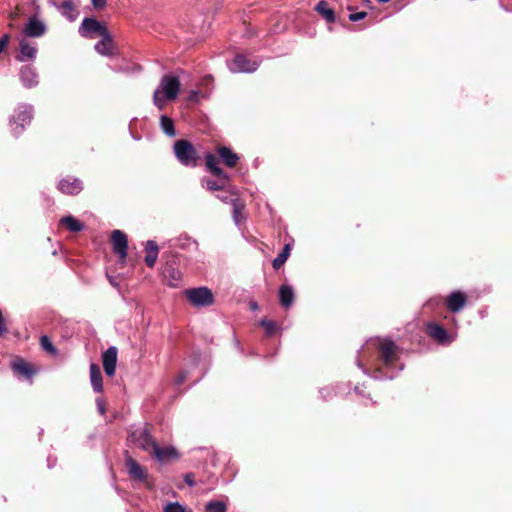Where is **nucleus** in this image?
<instances>
[{"label": "nucleus", "instance_id": "nucleus-2", "mask_svg": "<svg viewBox=\"0 0 512 512\" xmlns=\"http://www.w3.org/2000/svg\"><path fill=\"white\" fill-rule=\"evenodd\" d=\"M180 90V81L176 76L164 75L159 86L153 94L154 105L160 110L164 108L167 101L177 98Z\"/></svg>", "mask_w": 512, "mask_h": 512}, {"label": "nucleus", "instance_id": "nucleus-23", "mask_svg": "<svg viewBox=\"0 0 512 512\" xmlns=\"http://www.w3.org/2000/svg\"><path fill=\"white\" fill-rule=\"evenodd\" d=\"M294 299L295 294L291 285L284 284L279 287V302L283 308H290L294 302Z\"/></svg>", "mask_w": 512, "mask_h": 512}, {"label": "nucleus", "instance_id": "nucleus-14", "mask_svg": "<svg viewBox=\"0 0 512 512\" xmlns=\"http://www.w3.org/2000/svg\"><path fill=\"white\" fill-rule=\"evenodd\" d=\"M19 77L22 85L26 89H31L39 84V77L36 69L32 65L21 67Z\"/></svg>", "mask_w": 512, "mask_h": 512}, {"label": "nucleus", "instance_id": "nucleus-29", "mask_svg": "<svg viewBox=\"0 0 512 512\" xmlns=\"http://www.w3.org/2000/svg\"><path fill=\"white\" fill-rule=\"evenodd\" d=\"M229 181L230 180H222L219 178H217V180L202 179V186L209 191H218L224 189Z\"/></svg>", "mask_w": 512, "mask_h": 512}, {"label": "nucleus", "instance_id": "nucleus-9", "mask_svg": "<svg viewBox=\"0 0 512 512\" xmlns=\"http://www.w3.org/2000/svg\"><path fill=\"white\" fill-rule=\"evenodd\" d=\"M125 467L130 478L136 482L146 483L149 488L152 487L148 482L147 471L128 454L125 457Z\"/></svg>", "mask_w": 512, "mask_h": 512}, {"label": "nucleus", "instance_id": "nucleus-6", "mask_svg": "<svg viewBox=\"0 0 512 512\" xmlns=\"http://www.w3.org/2000/svg\"><path fill=\"white\" fill-rule=\"evenodd\" d=\"M83 38L94 39L109 33L107 27L93 17H85L78 30Z\"/></svg>", "mask_w": 512, "mask_h": 512}, {"label": "nucleus", "instance_id": "nucleus-48", "mask_svg": "<svg viewBox=\"0 0 512 512\" xmlns=\"http://www.w3.org/2000/svg\"><path fill=\"white\" fill-rule=\"evenodd\" d=\"M211 80H212V77L211 75H207L203 78V84L204 85H209L211 83Z\"/></svg>", "mask_w": 512, "mask_h": 512}, {"label": "nucleus", "instance_id": "nucleus-25", "mask_svg": "<svg viewBox=\"0 0 512 512\" xmlns=\"http://www.w3.org/2000/svg\"><path fill=\"white\" fill-rule=\"evenodd\" d=\"M102 373L100 367L95 364H90V380L94 392L100 393L103 391Z\"/></svg>", "mask_w": 512, "mask_h": 512}, {"label": "nucleus", "instance_id": "nucleus-43", "mask_svg": "<svg viewBox=\"0 0 512 512\" xmlns=\"http://www.w3.org/2000/svg\"><path fill=\"white\" fill-rule=\"evenodd\" d=\"M184 481L189 487L195 486L194 475L192 473H187L184 476Z\"/></svg>", "mask_w": 512, "mask_h": 512}, {"label": "nucleus", "instance_id": "nucleus-19", "mask_svg": "<svg viewBox=\"0 0 512 512\" xmlns=\"http://www.w3.org/2000/svg\"><path fill=\"white\" fill-rule=\"evenodd\" d=\"M37 54V47L31 45L26 39H21L19 42V53L16 56L17 61L26 62L34 60Z\"/></svg>", "mask_w": 512, "mask_h": 512}, {"label": "nucleus", "instance_id": "nucleus-5", "mask_svg": "<svg viewBox=\"0 0 512 512\" xmlns=\"http://www.w3.org/2000/svg\"><path fill=\"white\" fill-rule=\"evenodd\" d=\"M174 154L177 160L186 167H195L197 165V151L188 140H177L174 143Z\"/></svg>", "mask_w": 512, "mask_h": 512}, {"label": "nucleus", "instance_id": "nucleus-47", "mask_svg": "<svg viewBox=\"0 0 512 512\" xmlns=\"http://www.w3.org/2000/svg\"><path fill=\"white\" fill-rule=\"evenodd\" d=\"M217 198L219 200H221L222 202H224V203H231V200H232V199L229 198V196H227L225 194H218Z\"/></svg>", "mask_w": 512, "mask_h": 512}, {"label": "nucleus", "instance_id": "nucleus-34", "mask_svg": "<svg viewBox=\"0 0 512 512\" xmlns=\"http://www.w3.org/2000/svg\"><path fill=\"white\" fill-rule=\"evenodd\" d=\"M40 346L44 351L51 355H56L58 352L56 347L53 345V343L51 342L50 338L47 335H42L40 337Z\"/></svg>", "mask_w": 512, "mask_h": 512}, {"label": "nucleus", "instance_id": "nucleus-30", "mask_svg": "<svg viewBox=\"0 0 512 512\" xmlns=\"http://www.w3.org/2000/svg\"><path fill=\"white\" fill-rule=\"evenodd\" d=\"M160 125L163 130V132L169 136V137H175L176 136V130L174 127V123L171 118H169L166 115H162L160 117Z\"/></svg>", "mask_w": 512, "mask_h": 512}, {"label": "nucleus", "instance_id": "nucleus-20", "mask_svg": "<svg viewBox=\"0 0 512 512\" xmlns=\"http://www.w3.org/2000/svg\"><path fill=\"white\" fill-rule=\"evenodd\" d=\"M205 165L210 173L222 180H230L229 175L218 165V158L212 153L205 155Z\"/></svg>", "mask_w": 512, "mask_h": 512}, {"label": "nucleus", "instance_id": "nucleus-7", "mask_svg": "<svg viewBox=\"0 0 512 512\" xmlns=\"http://www.w3.org/2000/svg\"><path fill=\"white\" fill-rule=\"evenodd\" d=\"M185 295L195 307H208L214 303V296L206 287L187 289Z\"/></svg>", "mask_w": 512, "mask_h": 512}, {"label": "nucleus", "instance_id": "nucleus-52", "mask_svg": "<svg viewBox=\"0 0 512 512\" xmlns=\"http://www.w3.org/2000/svg\"><path fill=\"white\" fill-rule=\"evenodd\" d=\"M379 2H382V3H387L389 2V0H378Z\"/></svg>", "mask_w": 512, "mask_h": 512}, {"label": "nucleus", "instance_id": "nucleus-45", "mask_svg": "<svg viewBox=\"0 0 512 512\" xmlns=\"http://www.w3.org/2000/svg\"><path fill=\"white\" fill-rule=\"evenodd\" d=\"M8 43V35H4L2 38H0V54L2 53L3 49Z\"/></svg>", "mask_w": 512, "mask_h": 512}, {"label": "nucleus", "instance_id": "nucleus-13", "mask_svg": "<svg viewBox=\"0 0 512 512\" xmlns=\"http://www.w3.org/2000/svg\"><path fill=\"white\" fill-rule=\"evenodd\" d=\"M111 240L114 253L117 254L122 260H125L128 251V239L126 234L121 230H114L112 232Z\"/></svg>", "mask_w": 512, "mask_h": 512}, {"label": "nucleus", "instance_id": "nucleus-22", "mask_svg": "<svg viewBox=\"0 0 512 512\" xmlns=\"http://www.w3.org/2000/svg\"><path fill=\"white\" fill-rule=\"evenodd\" d=\"M145 264L149 268H153L156 264L159 254V246L154 240H148L145 244Z\"/></svg>", "mask_w": 512, "mask_h": 512}, {"label": "nucleus", "instance_id": "nucleus-8", "mask_svg": "<svg viewBox=\"0 0 512 512\" xmlns=\"http://www.w3.org/2000/svg\"><path fill=\"white\" fill-rule=\"evenodd\" d=\"M260 61L250 59L244 54H237L228 64V68L233 73H253L259 67Z\"/></svg>", "mask_w": 512, "mask_h": 512}, {"label": "nucleus", "instance_id": "nucleus-28", "mask_svg": "<svg viewBox=\"0 0 512 512\" xmlns=\"http://www.w3.org/2000/svg\"><path fill=\"white\" fill-rule=\"evenodd\" d=\"M315 10L322 15V17L326 20L328 23H333L336 19L335 12L328 7V4L326 1H320L315 7Z\"/></svg>", "mask_w": 512, "mask_h": 512}, {"label": "nucleus", "instance_id": "nucleus-21", "mask_svg": "<svg viewBox=\"0 0 512 512\" xmlns=\"http://www.w3.org/2000/svg\"><path fill=\"white\" fill-rule=\"evenodd\" d=\"M151 454H153V456L159 462H162V463L178 457V453L174 447L166 446V447L161 448L157 443L155 446H153V450H152Z\"/></svg>", "mask_w": 512, "mask_h": 512}, {"label": "nucleus", "instance_id": "nucleus-11", "mask_svg": "<svg viewBox=\"0 0 512 512\" xmlns=\"http://www.w3.org/2000/svg\"><path fill=\"white\" fill-rule=\"evenodd\" d=\"M47 31L44 21L40 20L36 15L30 16L23 28V33L27 37L39 38Z\"/></svg>", "mask_w": 512, "mask_h": 512}, {"label": "nucleus", "instance_id": "nucleus-32", "mask_svg": "<svg viewBox=\"0 0 512 512\" xmlns=\"http://www.w3.org/2000/svg\"><path fill=\"white\" fill-rule=\"evenodd\" d=\"M61 222L65 224L71 232H80L84 228V225L73 216L63 217Z\"/></svg>", "mask_w": 512, "mask_h": 512}, {"label": "nucleus", "instance_id": "nucleus-12", "mask_svg": "<svg viewBox=\"0 0 512 512\" xmlns=\"http://www.w3.org/2000/svg\"><path fill=\"white\" fill-rule=\"evenodd\" d=\"M58 190L66 195H78L83 190V182L79 178L67 176L57 184Z\"/></svg>", "mask_w": 512, "mask_h": 512}, {"label": "nucleus", "instance_id": "nucleus-41", "mask_svg": "<svg viewBox=\"0 0 512 512\" xmlns=\"http://www.w3.org/2000/svg\"><path fill=\"white\" fill-rule=\"evenodd\" d=\"M366 15H367L366 12L352 13L349 15V20L352 22H356V21L364 19L366 17Z\"/></svg>", "mask_w": 512, "mask_h": 512}, {"label": "nucleus", "instance_id": "nucleus-40", "mask_svg": "<svg viewBox=\"0 0 512 512\" xmlns=\"http://www.w3.org/2000/svg\"><path fill=\"white\" fill-rule=\"evenodd\" d=\"M319 393L321 394L322 398L324 400H327L328 398H331L332 395L339 394L338 391H336L335 387H323L320 389Z\"/></svg>", "mask_w": 512, "mask_h": 512}, {"label": "nucleus", "instance_id": "nucleus-16", "mask_svg": "<svg viewBox=\"0 0 512 512\" xmlns=\"http://www.w3.org/2000/svg\"><path fill=\"white\" fill-rule=\"evenodd\" d=\"M118 350L110 346L102 355L103 369L108 376H113L116 370Z\"/></svg>", "mask_w": 512, "mask_h": 512}, {"label": "nucleus", "instance_id": "nucleus-36", "mask_svg": "<svg viewBox=\"0 0 512 512\" xmlns=\"http://www.w3.org/2000/svg\"><path fill=\"white\" fill-rule=\"evenodd\" d=\"M176 245L179 246L182 249L189 248L190 246H194L196 248L197 247V242L195 240H192L187 235H184V236H180L177 239V244Z\"/></svg>", "mask_w": 512, "mask_h": 512}, {"label": "nucleus", "instance_id": "nucleus-31", "mask_svg": "<svg viewBox=\"0 0 512 512\" xmlns=\"http://www.w3.org/2000/svg\"><path fill=\"white\" fill-rule=\"evenodd\" d=\"M291 247L290 244H286L282 251L274 258L272 266L274 269H279L288 259L290 255Z\"/></svg>", "mask_w": 512, "mask_h": 512}, {"label": "nucleus", "instance_id": "nucleus-50", "mask_svg": "<svg viewBox=\"0 0 512 512\" xmlns=\"http://www.w3.org/2000/svg\"><path fill=\"white\" fill-rule=\"evenodd\" d=\"M251 309H252V310H256V309H258V305H257V303H256V302H252V303H251Z\"/></svg>", "mask_w": 512, "mask_h": 512}, {"label": "nucleus", "instance_id": "nucleus-4", "mask_svg": "<svg viewBox=\"0 0 512 512\" xmlns=\"http://www.w3.org/2000/svg\"><path fill=\"white\" fill-rule=\"evenodd\" d=\"M127 441L148 453H151L153 446L156 445L147 424L132 426L128 431Z\"/></svg>", "mask_w": 512, "mask_h": 512}, {"label": "nucleus", "instance_id": "nucleus-15", "mask_svg": "<svg viewBox=\"0 0 512 512\" xmlns=\"http://www.w3.org/2000/svg\"><path fill=\"white\" fill-rule=\"evenodd\" d=\"M51 5L54 6L69 22H74L78 17L77 7L72 0H63L60 4L55 1H51Z\"/></svg>", "mask_w": 512, "mask_h": 512}, {"label": "nucleus", "instance_id": "nucleus-17", "mask_svg": "<svg viewBox=\"0 0 512 512\" xmlns=\"http://www.w3.org/2000/svg\"><path fill=\"white\" fill-rule=\"evenodd\" d=\"M465 304L466 296L463 292L458 290L451 292L446 299V305L452 313L460 312Z\"/></svg>", "mask_w": 512, "mask_h": 512}, {"label": "nucleus", "instance_id": "nucleus-18", "mask_svg": "<svg viewBox=\"0 0 512 512\" xmlns=\"http://www.w3.org/2000/svg\"><path fill=\"white\" fill-rule=\"evenodd\" d=\"M94 49L102 56H113L115 54V45L111 34L107 33L102 36L101 40L95 44Z\"/></svg>", "mask_w": 512, "mask_h": 512}, {"label": "nucleus", "instance_id": "nucleus-37", "mask_svg": "<svg viewBox=\"0 0 512 512\" xmlns=\"http://www.w3.org/2000/svg\"><path fill=\"white\" fill-rule=\"evenodd\" d=\"M260 325L265 329L268 336H272L277 331V325L271 320L262 319Z\"/></svg>", "mask_w": 512, "mask_h": 512}, {"label": "nucleus", "instance_id": "nucleus-53", "mask_svg": "<svg viewBox=\"0 0 512 512\" xmlns=\"http://www.w3.org/2000/svg\"><path fill=\"white\" fill-rule=\"evenodd\" d=\"M48 467L51 468L52 465L50 464V459H48Z\"/></svg>", "mask_w": 512, "mask_h": 512}, {"label": "nucleus", "instance_id": "nucleus-26", "mask_svg": "<svg viewBox=\"0 0 512 512\" xmlns=\"http://www.w3.org/2000/svg\"><path fill=\"white\" fill-rule=\"evenodd\" d=\"M231 205L233 221L235 225L239 227L245 220V216L243 215L245 206L238 198H233L231 200Z\"/></svg>", "mask_w": 512, "mask_h": 512}, {"label": "nucleus", "instance_id": "nucleus-35", "mask_svg": "<svg viewBox=\"0 0 512 512\" xmlns=\"http://www.w3.org/2000/svg\"><path fill=\"white\" fill-rule=\"evenodd\" d=\"M205 507L207 512H227V505L223 501H209Z\"/></svg>", "mask_w": 512, "mask_h": 512}, {"label": "nucleus", "instance_id": "nucleus-44", "mask_svg": "<svg viewBox=\"0 0 512 512\" xmlns=\"http://www.w3.org/2000/svg\"><path fill=\"white\" fill-rule=\"evenodd\" d=\"M96 405L99 413L103 415L105 413V405L104 402L101 399H96Z\"/></svg>", "mask_w": 512, "mask_h": 512}, {"label": "nucleus", "instance_id": "nucleus-10", "mask_svg": "<svg viewBox=\"0 0 512 512\" xmlns=\"http://www.w3.org/2000/svg\"><path fill=\"white\" fill-rule=\"evenodd\" d=\"M427 334L439 344L448 345L454 341V337L438 323L429 322L426 327Z\"/></svg>", "mask_w": 512, "mask_h": 512}, {"label": "nucleus", "instance_id": "nucleus-27", "mask_svg": "<svg viewBox=\"0 0 512 512\" xmlns=\"http://www.w3.org/2000/svg\"><path fill=\"white\" fill-rule=\"evenodd\" d=\"M164 275L169 281V285L176 287L181 280V272L175 268L171 263H167L164 269Z\"/></svg>", "mask_w": 512, "mask_h": 512}, {"label": "nucleus", "instance_id": "nucleus-24", "mask_svg": "<svg viewBox=\"0 0 512 512\" xmlns=\"http://www.w3.org/2000/svg\"><path fill=\"white\" fill-rule=\"evenodd\" d=\"M217 153H218L219 157L221 158V160L223 161V163L230 168L235 167L237 162L239 161L238 154L233 152L232 149H230L229 147H226V146L219 147L217 149Z\"/></svg>", "mask_w": 512, "mask_h": 512}, {"label": "nucleus", "instance_id": "nucleus-39", "mask_svg": "<svg viewBox=\"0 0 512 512\" xmlns=\"http://www.w3.org/2000/svg\"><path fill=\"white\" fill-rule=\"evenodd\" d=\"M441 304H442V298L440 296H434L425 302L424 308L434 310V309L438 308Z\"/></svg>", "mask_w": 512, "mask_h": 512}, {"label": "nucleus", "instance_id": "nucleus-3", "mask_svg": "<svg viewBox=\"0 0 512 512\" xmlns=\"http://www.w3.org/2000/svg\"><path fill=\"white\" fill-rule=\"evenodd\" d=\"M33 111V106L30 104H20L16 107L9 120L11 132L15 137H19L31 123Z\"/></svg>", "mask_w": 512, "mask_h": 512}, {"label": "nucleus", "instance_id": "nucleus-33", "mask_svg": "<svg viewBox=\"0 0 512 512\" xmlns=\"http://www.w3.org/2000/svg\"><path fill=\"white\" fill-rule=\"evenodd\" d=\"M12 368L14 371L23 374L26 378H31L34 371L30 368V366L23 360H17L12 364Z\"/></svg>", "mask_w": 512, "mask_h": 512}, {"label": "nucleus", "instance_id": "nucleus-51", "mask_svg": "<svg viewBox=\"0 0 512 512\" xmlns=\"http://www.w3.org/2000/svg\"><path fill=\"white\" fill-rule=\"evenodd\" d=\"M354 390L356 393L362 394V392L360 391V388L358 386H355Z\"/></svg>", "mask_w": 512, "mask_h": 512}, {"label": "nucleus", "instance_id": "nucleus-1", "mask_svg": "<svg viewBox=\"0 0 512 512\" xmlns=\"http://www.w3.org/2000/svg\"><path fill=\"white\" fill-rule=\"evenodd\" d=\"M401 348L389 338H371L359 350L357 366L376 380H392L404 369Z\"/></svg>", "mask_w": 512, "mask_h": 512}, {"label": "nucleus", "instance_id": "nucleus-49", "mask_svg": "<svg viewBox=\"0 0 512 512\" xmlns=\"http://www.w3.org/2000/svg\"><path fill=\"white\" fill-rule=\"evenodd\" d=\"M198 95V92L196 90L191 91L189 99H194Z\"/></svg>", "mask_w": 512, "mask_h": 512}, {"label": "nucleus", "instance_id": "nucleus-42", "mask_svg": "<svg viewBox=\"0 0 512 512\" xmlns=\"http://www.w3.org/2000/svg\"><path fill=\"white\" fill-rule=\"evenodd\" d=\"M91 4L95 9L101 10L106 7L107 1L106 0H91Z\"/></svg>", "mask_w": 512, "mask_h": 512}, {"label": "nucleus", "instance_id": "nucleus-38", "mask_svg": "<svg viewBox=\"0 0 512 512\" xmlns=\"http://www.w3.org/2000/svg\"><path fill=\"white\" fill-rule=\"evenodd\" d=\"M163 512H191V511H187L186 508L179 502H170L164 507Z\"/></svg>", "mask_w": 512, "mask_h": 512}, {"label": "nucleus", "instance_id": "nucleus-46", "mask_svg": "<svg viewBox=\"0 0 512 512\" xmlns=\"http://www.w3.org/2000/svg\"><path fill=\"white\" fill-rule=\"evenodd\" d=\"M187 374L186 372H181L176 380L177 385H181L186 380Z\"/></svg>", "mask_w": 512, "mask_h": 512}]
</instances>
